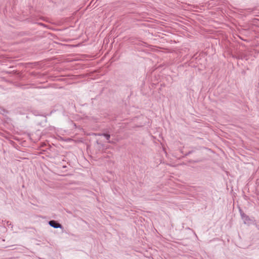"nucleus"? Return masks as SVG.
<instances>
[{"label":"nucleus","instance_id":"nucleus-1","mask_svg":"<svg viewBox=\"0 0 259 259\" xmlns=\"http://www.w3.org/2000/svg\"><path fill=\"white\" fill-rule=\"evenodd\" d=\"M239 212L242 219L243 220L245 224H249L251 222L249 217L241 209H239Z\"/></svg>","mask_w":259,"mask_h":259},{"label":"nucleus","instance_id":"nucleus-2","mask_svg":"<svg viewBox=\"0 0 259 259\" xmlns=\"http://www.w3.org/2000/svg\"><path fill=\"white\" fill-rule=\"evenodd\" d=\"M49 224L54 228H62V226L55 220H51L49 222Z\"/></svg>","mask_w":259,"mask_h":259},{"label":"nucleus","instance_id":"nucleus-3","mask_svg":"<svg viewBox=\"0 0 259 259\" xmlns=\"http://www.w3.org/2000/svg\"><path fill=\"white\" fill-rule=\"evenodd\" d=\"M98 135L100 136L105 137L106 138V139H107V140L108 141V143H111V144L114 143L113 142L110 141V135L109 134H106V133H101V134H98Z\"/></svg>","mask_w":259,"mask_h":259}]
</instances>
